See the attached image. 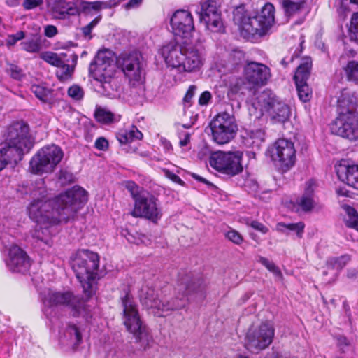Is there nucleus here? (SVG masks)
<instances>
[{
	"instance_id": "nucleus-1",
	"label": "nucleus",
	"mask_w": 358,
	"mask_h": 358,
	"mask_svg": "<svg viewBox=\"0 0 358 358\" xmlns=\"http://www.w3.org/2000/svg\"><path fill=\"white\" fill-rule=\"evenodd\" d=\"M43 185V180L36 182L31 192L34 199L27 207V212L36 224L31 231L32 238L50 247L52 237L57 232L56 226L73 219L87 201V195L83 188L74 186L55 199H45L46 189Z\"/></svg>"
},
{
	"instance_id": "nucleus-2",
	"label": "nucleus",
	"mask_w": 358,
	"mask_h": 358,
	"mask_svg": "<svg viewBox=\"0 0 358 358\" xmlns=\"http://www.w3.org/2000/svg\"><path fill=\"white\" fill-rule=\"evenodd\" d=\"M205 288L203 280L201 278L191 279L187 275L177 289L180 294V297H176L172 301H167L164 298H159L155 294V289L148 285H143L141 287L139 296L142 303L148 308L152 310L154 315L158 317L164 316V313L174 310L181 309L186 305V296L192 292H202Z\"/></svg>"
},
{
	"instance_id": "nucleus-3",
	"label": "nucleus",
	"mask_w": 358,
	"mask_h": 358,
	"mask_svg": "<svg viewBox=\"0 0 358 358\" xmlns=\"http://www.w3.org/2000/svg\"><path fill=\"white\" fill-rule=\"evenodd\" d=\"M274 13L275 8L271 3H266L254 17H250L243 6H239L233 12V20L245 37L263 36L274 23Z\"/></svg>"
},
{
	"instance_id": "nucleus-4",
	"label": "nucleus",
	"mask_w": 358,
	"mask_h": 358,
	"mask_svg": "<svg viewBox=\"0 0 358 358\" xmlns=\"http://www.w3.org/2000/svg\"><path fill=\"white\" fill-rule=\"evenodd\" d=\"M162 53L167 65L180 73L196 72L204 62L203 52L194 46L182 47L176 43H169L162 48Z\"/></svg>"
},
{
	"instance_id": "nucleus-5",
	"label": "nucleus",
	"mask_w": 358,
	"mask_h": 358,
	"mask_svg": "<svg viewBox=\"0 0 358 358\" xmlns=\"http://www.w3.org/2000/svg\"><path fill=\"white\" fill-rule=\"evenodd\" d=\"M99 258L97 253L88 250H80L71 258V266L79 280L86 296H91L97 276Z\"/></svg>"
},
{
	"instance_id": "nucleus-6",
	"label": "nucleus",
	"mask_w": 358,
	"mask_h": 358,
	"mask_svg": "<svg viewBox=\"0 0 358 358\" xmlns=\"http://www.w3.org/2000/svg\"><path fill=\"white\" fill-rule=\"evenodd\" d=\"M43 304V311L47 315H51L52 308L57 306L68 307L73 316H81L87 321L91 317L89 308L85 301L74 296L71 292H57L50 289L41 293Z\"/></svg>"
},
{
	"instance_id": "nucleus-7",
	"label": "nucleus",
	"mask_w": 358,
	"mask_h": 358,
	"mask_svg": "<svg viewBox=\"0 0 358 358\" xmlns=\"http://www.w3.org/2000/svg\"><path fill=\"white\" fill-rule=\"evenodd\" d=\"M123 307V322L127 330L133 334L136 342L141 348L146 349L152 342V337L148 328L139 316L136 305L129 293L121 297Z\"/></svg>"
},
{
	"instance_id": "nucleus-8",
	"label": "nucleus",
	"mask_w": 358,
	"mask_h": 358,
	"mask_svg": "<svg viewBox=\"0 0 358 358\" xmlns=\"http://www.w3.org/2000/svg\"><path fill=\"white\" fill-rule=\"evenodd\" d=\"M1 144L6 145L15 156L22 159L34 146V139L29 132V125L18 121L10 125L4 134Z\"/></svg>"
},
{
	"instance_id": "nucleus-9",
	"label": "nucleus",
	"mask_w": 358,
	"mask_h": 358,
	"mask_svg": "<svg viewBox=\"0 0 358 358\" xmlns=\"http://www.w3.org/2000/svg\"><path fill=\"white\" fill-rule=\"evenodd\" d=\"M112 59L106 51H99L89 67L90 75L96 81L99 92L110 96L114 91L111 84L114 73Z\"/></svg>"
},
{
	"instance_id": "nucleus-10",
	"label": "nucleus",
	"mask_w": 358,
	"mask_h": 358,
	"mask_svg": "<svg viewBox=\"0 0 358 358\" xmlns=\"http://www.w3.org/2000/svg\"><path fill=\"white\" fill-rule=\"evenodd\" d=\"M63 157L64 152L58 145L52 144L44 146L30 160V171L38 175L51 173L55 171Z\"/></svg>"
},
{
	"instance_id": "nucleus-11",
	"label": "nucleus",
	"mask_w": 358,
	"mask_h": 358,
	"mask_svg": "<svg viewBox=\"0 0 358 358\" xmlns=\"http://www.w3.org/2000/svg\"><path fill=\"white\" fill-rule=\"evenodd\" d=\"M255 105L262 113H268L277 122H284L290 115L288 105L268 90H264L257 96Z\"/></svg>"
},
{
	"instance_id": "nucleus-12",
	"label": "nucleus",
	"mask_w": 358,
	"mask_h": 358,
	"mask_svg": "<svg viewBox=\"0 0 358 358\" xmlns=\"http://www.w3.org/2000/svg\"><path fill=\"white\" fill-rule=\"evenodd\" d=\"M275 329L268 322L248 329L245 338V347L252 353H259L273 342Z\"/></svg>"
},
{
	"instance_id": "nucleus-13",
	"label": "nucleus",
	"mask_w": 358,
	"mask_h": 358,
	"mask_svg": "<svg viewBox=\"0 0 358 358\" xmlns=\"http://www.w3.org/2000/svg\"><path fill=\"white\" fill-rule=\"evenodd\" d=\"M209 127L213 140L219 145L231 141L238 130L234 116L227 112L218 113L210 121Z\"/></svg>"
},
{
	"instance_id": "nucleus-14",
	"label": "nucleus",
	"mask_w": 358,
	"mask_h": 358,
	"mask_svg": "<svg viewBox=\"0 0 358 358\" xmlns=\"http://www.w3.org/2000/svg\"><path fill=\"white\" fill-rule=\"evenodd\" d=\"M241 151H217L212 153L209 157L210 165L215 170L229 175L235 176L242 172Z\"/></svg>"
},
{
	"instance_id": "nucleus-15",
	"label": "nucleus",
	"mask_w": 358,
	"mask_h": 358,
	"mask_svg": "<svg viewBox=\"0 0 358 358\" xmlns=\"http://www.w3.org/2000/svg\"><path fill=\"white\" fill-rule=\"evenodd\" d=\"M131 214L134 217H142L153 223H157L163 215L158 199L148 192L136 199Z\"/></svg>"
},
{
	"instance_id": "nucleus-16",
	"label": "nucleus",
	"mask_w": 358,
	"mask_h": 358,
	"mask_svg": "<svg viewBox=\"0 0 358 358\" xmlns=\"http://www.w3.org/2000/svg\"><path fill=\"white\" fill-rule=\"evenodd\" d=\"M271 157L280 169L287 171L296 162L294 143L285 138L278 139L271 149Z\"/></svg>"
},
{
	"instance_id": "nucleus-17",
	"label": "nucleus",
	"mask_w": 358,
	"mask_h": 358,
	"mask_svg": "<svg viewBox=\"0 0 358 358\" xmlns=\"http://www.w3.org/2000/svg\"><path fill=\"white\" fill-rule=\"evenodd\" d=\"M333 134L350 141L358 138V113L338 112V117L331 124Z\"/></svg>"
},
{
	"instance_id": "nucleus-18",
	"label": "nucleus",
	"mask_w": 358,
	"mask_h": 358,
	"mask_svg": "<svg viewBox=\"0 0 358 358\" xmlns=\"http://www.w3.org/2000/svg\"><path fill=\"white\" fill-rule=\"evenodd\" d=\"M200 6V19L205 23L207 29L213 32L224 31L221 11L217 1L216 0H204L201 1Z\"/></svg>"
},
{
	"instance_id": "nucleus-19",
	"label": "nucleus",
	"mask_w": 358,
	"mask_h": 358,
	"mask_svg": "<svg viewBox=\"0 0 358 358\" xmlns=\"http://www.w3.org/2000/svg\"><path fill=\"white\" fill-rule=\"evenodd\" d=\"M141 56L137 52L122 53L117 58V65L130 82L141 81L143 78Z\"/></svg>"
},
{
	"instance_id": "nucleus-20",
	"label": "nucleus",
	"mask_w": 358,
	"mask_h": 358,
	"mask_svg": "<svg viewBox=\"0 0 358 358\" xmlns=\"http://www.w3.org/2000/svg\"><path fill=\"white\" fill-rule=\"evenodd\" d=\"M243 77L252 87H261L267 85L271 78V72L266 64L250 61L243 68Z\"/></svg>"
},
{
	"instance_id": "nucleus-21",
	"label": "nucleus",
	"mask_w": 358,
	"mask_h": 358,
	"mask_svg": "<svg viewBox=\"0 0 358 358\" xmlns=\"http://www.w3.org/2000/svg\"><path fill=\"white\" fill-rule=\"evenodd\" d=\"M170 24L175 35L187 37L194 31V23L192 13L186 10L175 11L170 20Z\"/></svg>"
},
{
	"instance_id": "nucleus-22",
	"label": "nucleus",
	"mask_w": 358,
	"mask_h": 358,
	"mask_svg": "<svg viewBox=\"0 0 358 358\" xmlns=\"http://www.w3.org/2000/svg\"><path fill=\"white\" fill-rule=\"evenodd\" d=\"M6 265L12 272L24 273L29 270L31 263L24 251L17 245H12L8 249Z\"/></svg>"
},
{
	"instance_id": "nucleus-23",
	"label": "nucleus",
	"mask_w": 358,
	"mask_h": 358,
	"mask_svg": "<svg viewBox=\"0 0 358 358\" xmlns=\"http://www.w3.org/2000/svg\"><path fill=\"white\" fill-rule=\"evenodd\" d=\"M336 171L341 181L358 189V165L341 163L336 166Z\"/></svg>"
},
{
	"instance_id": "nucleus-24",
	"label": "nucleus",
	"mask_w": 358,
	"mask_h": 358,
	"mask_svg": "<svg viewBox=\"0 0 358 358\" xmlns=\"http://www.w3.org/2000/svg\"><path fill=\"white\" fill-rule=\"evenodd\" d=\"M315 187V182L313 180H310L306 182L304 193L296 201L295 206L297 211L301 210L307 213L314 208L316 203L314 195Z\"/></svg>"
},
{
	"instance_id": "nucleus-25",
	"label": "nucleus",
	"mask_w": 358,
	"mask_h": 358,
	"mask_svg": "<svg viewBox=\"0 0 358 358\" xmlns=\"http://www.w3.org/2000/svg\"><path fill=\"white\" fill-rule=\"evenodd\" d=\"M339 112L357 113L356 107L358 104V97L355 93L348 88L343 89L338 98Z\"/></svg>"
},
{
	"instance_id": "nucleus-26",
	"label": "nucleus",
	"mask_w": 358,
	"mask_h": 358,
	"mask_svg": "<svg viewBox=\"0 0 358 358\" xmlns=\"http://www.w3.org/2000/svg\"><path fill=\"white\" fill-rule=\"evenodd\" d=\"M60 341L63 344L76 348L82 341L80 329L75 324H67L61 334Z\"/></svg>"
},
{
	"instance_id": "nucleus-27",
	"label": "nucleus",
	"mask_w": 358,
	"mask_h": 358,
	"mask_svg": "<svg viewBox=\"0 0 358 358\" xmlns=\"http://www.w3.org/2000/svg\"><path fill=\"white\" fill-rule=\"evenodd\" d=\"M78 56L71 54L69 58L67 57L63 60V64L57 66L56 75L59 80L65 81L69 79L74 72V68L77 63Z\"/></svg>"
},
{
	"instance_id": "nucleus-28",
	"label": "nucleus",
	"mask_w": 358,
	"mask_h": 358,
	"mask_svg": "<svg viewBox=\"0 0 358 358\" xmlns=\"http://www.w3.org/2000/svg\"><path fill=\"white\" fill-rule=\"evenodd\" d=\"M53 12L59 19H66L71 15H79V9L74 3L63 0L58 1L55 3Z\"/></svg>"
},
{
	"instance_id": "nucleus-29",
	"label": "nucleus",
	"mask_w": 358,
	"mask_h": 358,
	"mask_svg": "<svg viewBox=\"0 0 358 358\" xmlns=\"http://www.w3.org/2000/svg\"><path fill=\"white\" fill-rule=\"evenodd\" d=\"M32 93L43 103H48L52 106L57 100L54 91L39 85H33L31 87Z\"/></svg>"
},
{
	"instance_id": "nucleus-30",
	"label": "nucleus",
	"mask_w": 358,
	"mask_h": 358,
	"mask_svg": "<svg viewBox=\"0 0 358 358\" xmlns=\"http://www.w3.org/2000/svg\"><path fill=\"white\" fill-rule=\"evenodd\" d=\"M265 133L261 129L250 130L243 136V143L248 148L259 149L262 143L264 141Z\"/></svg>"
},
{
	"instance_id": "nucleus-31",
	"label": "nucleus",
	"mask_w": 358,
	"mask_h": 358,
	"mask_svg": "<svg viewBox=\"0 0 358 358\" xmlns=\"http://www.w3.org/2000/svg\"><path fill=\"white\" fill-rule=\"evenodd\" d=\"M142 138L143 134L134 125L128 129L120 131L117 135V138L121 144H127L135 140H141Z\"/></svg>"
},
{
	"instance_id": "nucleus-32",
	"label": "nucleus",
	"mask_w": 358,
	"mask_h": 358,
	"mask_svg": "<svg viewBox=\"0 0 358 358\" xmlns=\"http://www.w3.org/2000/svg\"><path fill=\"white\" fill-rule=\"evenodd\" d=\"M312 66V61L310 58L303 59V62L298 66L295 72L294 80L295 83H302L307 82L309 76L310 70Z\"/></svg>"
},
{
	"instance_id": "nucleus-33",
	"label": "nucleus",
	"mask_w": 358,
	"mask_h": 358,
	"mask_svg": "<svg viewBox=\"0 0 358 358\" xmlns=\"http://www.w3.org/2000/svg\"><path fill=\"white\" fill-rule=\"evenodd\" d=\"M305 224L302 222L297 223L278 222L276 224V230L280 233L288 234L287 231H294L299 238H301L303 234Z\"/></svg>"
},
{
	"instance_id": "nucleus-34",
	"label": "nucleus",
	"mask_w": 358,
	"mask_h": 358,
	"mask_svg": "<svg viewBox=\"0 0 358 358\" xmlns=\"http://www.w3.org/2000/svg\"><path fill=\"white\" fill-rule=\"evenodd\" d=\"M22 159L19 158L6 145L0 144V171L3 169L7 164L15 163L17 164Z\"/></svg>"
},
{
	"instance_id": "nucleus-35",
	"label": "nucleus",
	"mask_w": 358,
	"mask_h": 358,
	"mask_svg": "<svg viewBox=\"0 0 358 358\" xmlns=\"http://www.w3.org/2000/svg\"><path fill=\"white\" fill-rule=\"evenodd\" d=\"M107 7V4L102 1H82L80 3L79 14L83 13L87 15H92L93 11L97 12Z\"/></svg>"
},
{
	"instance_id": "nucleus-36",
	"label": "nucleus",
	"mask_w": 358,
	"mask_h": 358,
	"mask_svg": "<svg viewBox=\"0 0 358 358\" xmlns=\"http://www.w3.org/2000/svg\"><path fill=\"white\" fill-rule=\"evenodd\" d=\"M94 115L98 122L106 124L117 122L120 119V115H117L104 108H97Z\"/></svg>"
},
{
	"instance_id": "nucleus-37",
	"label": "nucleus",
	"mask_w": 358,
	"mask_h": 358,
	"mask_svg": "<svg viewBox=\"0 0 358 358\" xmlns=\"http://www.w3.org/2000/svg\"><path fill=\"white\" fill-rule=\"evenodd\" d=\"M67 57V53L57 54L50 51L43 52L40 55V57L43 60L56 67L61 66L63 64V60Z\"/></svg>"
},
{
	"instance_id": "nucleus-38",
	"label": "nucleus",
	"mask_w": 358,
	"mask_h": 358,
	"mask_svg": "<svg viewBox=\"0 0 358 358\" xmlns=\"http://www.w3.org/2000/svg\"><path fill=\"white\" fill-rule=\"evenodd\" d=\"M343 208L347 214L345 218L346 225L358 231V214L355 209L348 205H343Z\"/></svg>"
},
{
	"instance_id": "nucleus-39",
	"label": "nucleus",
	"mask_w": 358,
	"mask_h": 358,
	"mask_svg": "<svg viewBox=\"0 0 358 358\" xmlns=\"http://www.w3.org/2000/svg\"><path fill=\"white\" fill-rule=\"evenodd\" d=\"M22 48L30 53L39 52L42 48L41 40L38 37H34L21 43Z\"/></svg>"
},
{
	"instance_id": "nucleus-40",
	"label": "nucleus",
	"mask_w": 358,
	"mask_h": 358,
	"mask_svg": "<svg viewBox=\"0 0 358 358\" xmlns=\"http://www.w3.org/2000/svg\"><path fill=\"white\" fill-rule=\"evenodd\" d=\"M282 5L287 14L293 15L300 11L303 8L304 1L302 0H299L297 1H294L292 0H283Z\"/></svg>"
},
{
	"instance_id": "nucleus-41",
	"label": "nucleus",
	"mask_w": 358,
	"mask_h": 358,
	"mask_svg": "<svg viewBox=\"0 0 358 358\" xmlns=\"http://www.w3.org/2000/svg\"><path fill=\"white\" fill-rule=\"evenodd\" d=\"M350 257L348 255L338 257H332L327 260V264L336 270H341L350 262Z\"/></svg>"
},
{
	"instance_id": "nucleus-42",
	"label": "nucleus",
	"mask_w": 358,
	"mask_h": 358,
	"mask_svg": "<svg viewBox=\"0 0 358 358\" xmlns=\"http://www.w3.org/2000/svg\"><path fill=\"white\" fill-rule=\"evenodd\" d=\"M348 80L358 82V62L350 61L344 69Z\"/></svg>"
},
{
	"instance_id": "nucleus-43",
	"label": "nucleus",
	"mask_w": 358,
	"mask_h": 358,
	"mask_svg": "<svg viewBox=\"0 0 358 358\" xmlns=\"http://www.w3.org/2000/svg\"><path fill=\"white\" fill-rule=\"evenodd\" d=\"M295 84L296 86L299 99L303 102H307L308 101H309L311 97V90L307 85V83H295Z\"/></svg>"
},
{
	"instance_id": "nucleus-44",
	"label": "nucleus",
	"mask_w": 358,
	"mask_h": 358,
	"mask_svg": "<svg viewBox=\"0 0 358 358\" xmlns=\"http://www.w3.org/2000/svg\"><path fill=\"white\" fill-rule=\"evenodd\" d=\"M258 262L264 266L270 272L273 273V274L279 278H282V274L280 268L272 262L269 261L268 259L264 257L259 256L258 257Z\"/></svg>"
},
{
	"instance_id": "nucleus-45",
	"label": "nucleus",
	"mask_w": 358,
	"mask_h": 358,
	"mask_svg": "<svg viewBox=\"0 0 358 358\" xmlns=\"http://www.w3.org/2000/svg\"><path fill=\"white\" fill-rule=\"evenodd\" d=\"M125 187L131 193V195L134 201H136V199L138 198L139 196L143 195V193H146L147 191L143 190V188L140 187L133 181H127L126 182Z\"/></svg>"
},
{
	"instance_id": "nucleus-46",
	"label": "nucleus",
	"mask_w": 358,
	"mask_h": 358,
	"mask_svg": "<svg viewBox=\"0 0 358 358\" xmlns=\"http://www.w3.org/2000/svg\"><path fill=\"white\" fill-rule=\"evenodd\" d=\"M58 180L61 185H66L73 182L74 177L66 169H62L58 173Z\"/></svg>"
},
{
	"instance_id": "nucleus-47",
	"label": "nucleus",
	"mask_w": 358,
	"mask_h": 358,
	"mask_svg": "<svg viewBox=\"0 0 358 358\" xmlns=\"http://www.w3.org/2000/svg\"><path fill=\"white\" fill-rule=\"evenodd\" d=\"M225 237L236 245H241L243 241L242 235L235 229H230L224 233Z\"/></svg>"
},
{
	"instance_id": "nucleus-48",
	"label": "nucleus",
	"mask_w": 358,
	"mask_h": 358,
	"mask_svg": "<svg viewBox=\"0 0 358 358\" xmlns=\"http://www.w3.org/2000/svg\"><path fill=\"white\" fill-rule=\"evenodd\" d=\"M68 94L75 100H80L84 96V91L79 85H73L69 88Z\"/></svg>"
},
{
	"instance_id": "nucleus-49",
	"label": "nucleus",
	"mask_w": 358,
	"mask_h": 358,
	"mask_svg": "<svg viewBox=\"0 0 358 358\" xmlns=\"http://www.w3.org/2000/svg\"><path fill=\"white\" fill-rule=\"evenodd\" d=\"M6 71L13 79L17 80H21L24 76L22 70L17 65L13 64H9Z\"/></svg>"
},
{
	"instance_id": "nucleus-50",
	"label": "nucleus",
	"mask_w": 358,
	"mask_h": 358,
	"mask_svg": "<svg viewBox=\"0 0 358 358\" xmlns=\"http://www.w3.org/2000/svg\"><path fill=\"white\" fill-rule=\"evenodd\" d=\"M350 24L351 34L355 40L358 43V12L352 15Z\"/></svg>"
},
{
	"instance_id": "nucleus-51",
	"label": "nucleus",
	"mask_w": 358,
	"mask_h": 358,
	"mask_svg": "<svg viewBox=\"0 0 358 358\" xmlns=\"http://www.w3.org/2000/svg\"><path fill=\"white\" fill-rule=\"evenodd\" d=\"M246 224L262 234H266L268 231V229L265 225L256 220H248Z\"/></svg>"
},
{
	"instance_id": "nucleus-52",
	"label": "nucleus",
	"mask_w": 358,
	"mask_h": 358,
	"mask_svg": "<svg viewBox=\"0 0 358 358\" xmlns=\"http://www.w3.org/2000/svg\"><path fill=\"white\" fill-rule=\"evenodd\" d=\"M197 90V87L196 85H190L183 98V102L185 104H188V106H190L191 100L194 96Z\"/></svg>"
},
{
	"instance_id": "nucleus-53",
	"label": "nucleus",
	"mask_w": 358,
	"mask_h": 358,
	"mask_svg": "<svg viewBox=\"0 0 358 358\" xmlns=\"http://www.w3.org/2000/svg\"><path fill=\"white\" fill-rule=\"evenodd\" d=\"M43 0H24L23 6L26 10H31L43 4Z\"/></svg>"
},
{
	"instance_id": "nucleus-54",
	"label": "nucleus",
	"mask_w": 358,
	"mask_h": 358,
	"mask_svg": "<svg viewBox=\"0 0 358 358\" xmlns=\"http://www.w3.org/2000/svg\"><path fill=\"white\" fill-rule=\"evenodd\" d=\"M164 173L165 176L167 178H169V180H171V181H173V182L181 185H184V182L181 180V178L178 175L175 174L174 173H173L167 169H164Z\"/></svg>"
},
{
	"instance_id": "nucleus-55",
	"label": "nucleus",
	"mask_w": 358,
	"mask_h": 358,
	"mask_svg": "<svg viewBox=\"0 0 358 358\" xmlns=\"http://www.w3.org/2000/svg\"><path fill=\"white\" fill-rule=\"evenodd\" d=\"M212 99L211 93L209 91H204L201 93L199 99L200 106H206Z\"/></svg>"
},
{
	"instance_id": "nucleus-56",
	"label": "nucleus",
	"mask_w": 358,
	"mask_h": 358,
	"mask_svg": "<svg viewBox=\"0 0 358 358\" xmlns=\"http://www.w3.org/2000/svg\"><path fill=\"white\" fill-rule=\"evenodd\" d=\"M94 146L99 150H106L108 148V142L105 138L99 137L96 140Z\"/></svg>"
},
{
	"instance_id": "nucleus-57",
	"label": "nucleus",
	"mask_w": 358,
	"mask_h": 358,
	"mask_svg": "<svg viewBox=\"0 0 358 358\" xmlns=\"http://www.w3.org/2000/svg\"><path fill=\"white\" fill-rule=\"evenodd\" d=\"M336 344L339 347L340 350L343 352L345 347L349 345L347 338L343 336H336L335 337Z\"/></svg>"
},
{
	"instance_id": "nucleus-58",
	"label": "nucleus",
	"mask_w": 358,
	"mask_h": 358,
	"mask_svg": "<svg viewBox=\"0 0 358 358\" xmlns=\"http://www.w3.org/2000/svg\"><path fill=\"white\" fill-rule=\"evenodd\" d=\"M44 34L48 38L54 37L57 34V29L54 25H47L44 29Z\"/></svg>"
},
{
	"instance_id": "nucleus-59",
	"label": "nucleus",
	"mask_w": 358,
	"mask_h": 358,
	"mask_svg": "<svg viewBox=\"0 0 358 358\" xmlns=\"http://www.w3.org/2000/svg\"><path fill=\"white\" fill-rule=\"evenodd\" d=\"M190 141V134L185 132L180 137L179 144L180 147L186 146Z\"/></svg>"
},
{
	"instance_id": "nucleus-60",
	"label": "nucleus",
	"mask_w": 358,
	"mask_h": 358,
	"mask_svg": "<svg viewBox=\"0 0 358 358\" xmlns=\"http://www.w3.org/2000/svg\"><path fill=\"white\" fill-rule=\"evenodd\" d=\"M122 235L124 236L127 240L131 243L138 244V241L136 240L132 234H131L127 230H123Z\"/></svg>"
},
{
	"instance_id": "nucleus-61",
	"label": "nucleus",
	"mask_w": 358,
	"mask_h": 358,
	"mask_svg": "<svg viewBox=\"0 0 358 358\" xmlns=\"http://www.w3.org/2000/svg\"><path fill=\"white\" fill-rule=\"evenodd\" d=\"M143 0H129V2L126 4V8H131L134 7L138 6Z\"/></svg>"
},
{
	"instance_id": "nucleus-62",
	"label": "nucleus",
	"mask_w": 358,
	"mask_h": 358,
	"mask_svg": "<svg viewBox=\"0 0 358 358\" xmlns=\"http://www.w3.org/2000/svg\"><path fill=\"white\" fill-rule=\"evenodd\" d=\"M102 18L101 15H98L96 17H95L91 22H90L87 25L93 29L101 21Z\"/></svg>"
},
{
	"instance_id": "nucleus-63",
	"label": "nucleus",
	"mask_w": 358,
	"mask_h": 358,
	"mask_svg": "<svg viewBox=\"0 0 358 358\" xmlns=\"http://www.w3.org/2000/svg\"><path fill=\"white\" fill-rule=\"evenodd\" d=\"M17 42V40L15 38L13 34L9 35L6 39V45L8 46L14 45Z\"/></svg>"
},
{
	"instance_id": "nucleus-64",
	"label": "nucleus",
	"mask_w": 358,
	"mask_h": 358,
	"mask_svg": "<svg viewBox=\"0 0 358 358\" xmlns=\"http://www.w3.org/2000/svg\"><path fill=\"white\" fill-rule=\"evenodd\" d=\"M82 33L83 34L87 37V36H90V38H91V32L92 31V29L88 26V25H86L85 27H83L82 29Z\"/></svg>"
}]
</instances>
